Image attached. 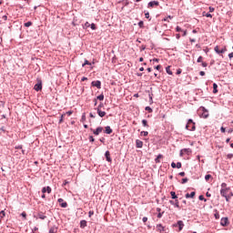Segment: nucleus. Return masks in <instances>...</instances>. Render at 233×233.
<instances>
[{
    "mask_svg": "<svg viewBox=\"0 0 233 233\" xmlns=\"http://www.w3.org/2000/svg\"><path fill=\"white\" fill-rule=\"evenodd\" d=\"M170 205H173L174 207H176L177 208H179V200L176 199L174 200H169Z\"/></svg>",
    "mask_w": 233,
    "mask_h": 233,
    "instance_id": "16",
    "label": "nucleus"
},
{
    "mask_svg": "<svg viewBox=\"0 0 233 233\" xmlns=\"http://www.w3.org/2000/svg\"><path fill=\"white\" fill-rule=\"evenodd\" d=\"M232 157H233V154L230 153V154L227 155V158L228 159H232Z\"/></svg>",
    "mask_w": 233,
    "mask_h": 233,
    "instance_id": "52",
    "label": "nucleus"
},
{
    "mask_svg": "<svg viewBox=\"0 0 233 233\" xmlns=\"http://www.w3.org/2000/svg\"><path fill=\"white\" fill-rule=\"evenodd\" d=\"M51 194L52 193V187H50L49 186L45 187L42 188V194Z\"/></svg>",
    "mask_w": 233,
    "mask_h": 233,
    "instance_id": "10",
    "label": "nucleus"
},
{
    "mask_svg": "<svg viewBox=\"0 0 233 233\" xmlns=\"http://www.w3.org/2000/svg\"><path fill=\"white\" fill-rule=\"evenodd\" d=\"M145 17H146V19H150V13H146L145 14Z\"/></svg>",
    "mask_w": 233,
    "mask_h": 233,
    "instance_id": "48",
    "label": "nucleus"
},
{
    "mask_svg": "<svg viewBox=\"0 0 233 233\" xmlns=\"http://www.w3.org/2000/svg\"><path fill=\"white\" fill-rule=\"evenodd\" d=\"M216 54H221V49H219V46H216L215 48H214Z\"/></svg>",
    "mask_w": 233,
    "mask_h": 233,
    "instance_id": "25",
    "label": "nucleus"
},
{
    "mask_svg": "<svg viewBox=\"0 0 233 233\" xmlns=\"http://www.w3.org/2000/svg\"><path fill=\"white\" fill-rule=\"evenodd\" d=\"M91 85H92V86H96V87H97L98 89L101 88V81H99V80L93 81V82L91 83Z\"/></svg>",
    "mask_w": 233,
    "mask_h": 233,
    "instance_id": "12",
    "label": "nucleus"
},
{
    "mask_svg": "<svg viewBox=\"0 0 233 233\" xmlns=\"http://www.w3.org/2000/svg\"><path fill=\"white\" fill-rule=\"evenodd\" d=\"M171 167L172 168H177V164L175 162H172Z\"/></svg>",
    "mask_w": 233,
    "mask_h": 233,
    "instance_id": "58",
    "label": "nucleus"
},
{
    "mask_svg": "<svg viewBox=\"0 0 233 233\" xmlns=\"http://www.w3.org/2000/svg\"><path fill=\"white\" fill-rule=\"evenodd\" d=\"M96 112H97L99 117H105V116H106V112L101 111V109L99 107L96 108Z\"/></svg>",
    "mask_w": 233,
    "mask_h": 233,
    "instance_id": "13",
    "label": "nucleus"
},
{
    "mask_svg": "<svg viewBox=\"0 0 233 233\" xmlns=\"http://www.w3.org/2000/svg\"><path fill=\"white\" fill-rule=\"evenodd\" d=\"M163 214H165V211H163L162 213H158L157 218H158V219H161L163 218Z\"/></svg>",
    "mask_w": 233,
    "mask_h": 233,
    "instance_id": "39",
    "label": "nucleus"
},
{
    "mask_svg": "<svg viewBox=\"0 0 233 233\" xmlns=\"http://www.w3.org/2000/svg\"><path fill=\"white\" fill-rule=\"evenodd\" d=\"M136 147L137 148H143V141L137 139L136 140Z\"/></svg>",
    "mask_w": 233,
    "mask_h": 233,
    "instance_id": "18",
    "label": "nucleus"
},
{
    "mask_svg": "<svg viewBox=\"0 0 233 233\" xmlns=\"http://www.w3.org/2000/svg\"><path fill=\"white\" fill-rule=\"evenodd\" d=\"M34 89L36 92H39V90H43V82L41 80H38L37 83L35 85Z\"/></svg>",
    "mask_w": 233,
    "mask_h": 233,
    "instance_id": "4",
    "label": "nucleus"
},
{
    "mask_svg": "<svg viewBox=\"0 0 233 233\" xmlns=\"http://www.w3.org/2000/svg\"><path fill=\"white\" fill-rule=\"evenodd\" d=\"M201 66H203L204 68H207V66H208V64H207V62H202Z\"/></svg>",
    "mask_w": 233,
    "mask_h": 233,
    "instance_id": "43",
    "label": "nucleus"
},
{
    "mask_svg": "<svg viewBox=\"0 0 233 233\" xmlns=\"http://www.w3.org/2000/svg\"><path fill=\"white\" fill-rule=\"evenodd\" d=\"M221 188H227V183H222L221 184Z\"/></svg>",
    "mask_w": 233,
    "mask_h": 233,
    "instance_id": "57",
    "label": "nucleus"
},
{
    "mask_svg": "<svg viewBox=\"0 0 233 233\" xmlns=\"http://www.w3.org/2000/svg\"><path fill=\"white\" fill-rule=\"evenodd\" d=\"M176 32H183V29H181V27L177 26L176 27Z\"/></svg>",
    "mask_w": 233,
    "mask_h": 233,
    "instance_id": "50",
    "label": "nucleus"
},
{
    "mask_svg": "<svg viewBox=\"0 0 233 233\" xmlns=\"http://www.w3.org/2000/svg\"><path fill=\"white\" fill-rule=\"evenodd\" d=\"M221 54H225L227 52V47L224 46L222 49H220Z\"/></svg>",
    "mask_w": 233,
    "mask_h": 233,
    "instance_id": "46",
    "label": "nucleus"
},
{
    "mask_svg": "<svg viewBox=\"0 0 233 233\" xmlns=\"http://www.w3.org/2000/svg\"><path fill=\"white\" fill-rule=\"evenodd\" d=\"M203 15L206 17H212V15L209 13H208V14L203 13Z\"/></svg>",
    "mask_w": 233,
    "mask_h": 233,
    "instance_id": "49",
    "label": "nucleus"
},
{
    "mask_svg": "<svg viewBox=\"0 0 233 233\" xmlns=\"http://www.w3.org/2000/svg\"><path fill=\"white\" fill-rule=\"evenodd\" d=\"M198 199H199L200 201H205V202H207V198H205V197H204L203 195H200V196L198 197Z\"/></svg>",
    "mask_w": 233,
    "mask_h": 233,
    "instance_id": "34",
    "label": "nucleus"
},
{
    "mask_svg": "<svg viewBox=\"0 0 233 233\" xmlns=\"http://www.w3.org/2000/svg\"><path fill=\"white\" fill-rule=\"evenodd\" d=\"M96 99H98L99 101H103L105 99V95L101 94L96 97Z\"/></svg>",
    "mask_w": 233,
    "mask_h": 233,
    "instance_id": "30",
    "label": "nucleus"
},
{
    "mask_svg": "<svg viewBox=\"0 0 233 233\" xmlns=\"http://www.w3.org/2000/svg\"><path fill=\"white\" fill-rule=\"evenodd\" d=\"M145 110H147V112H149V114H152L153 112L152 107L150 106H146Z\"/></svg>",
    "mask_w": 233,
    "mask_h": 233,
    "instance_id": "33",
    "label": "nucleus"
},
{
    "mask_svg": "<svg viewBox=\"0 0 233 233\" xmlns=\"http://www.w3.org/2000/svg\"><path fill=\"white\" fill-rule=\"evenodd\" d=\"M200 110H202V115L201 117H203L204 119H207V117H208V110H207L205 107L201 106Z\"/></svg>",
    "mask_w": 233,
    "mask_h": 233,
    "instance_id": "6",
    "label": "nucleus"
},
{
    "mask_svg": "<svg viewBox=\"0 0 233 233\" xmlns=\"http://www.w3.org/2000/svg\"><path fill=\"white\" fill-rule=\"evenodd\" d=\"M88 65L89 66L92 65L88 60H85V63L82 65L83 67L86 66Z\"/></svg>",
    "mask_w": 233,
    "mask_h": 233,
    "instance_id": "29",
    "label": "nucleus"
},
{
    "mask_svg": "<svg viewBox=\"0 0 233 233\" xmlns=\"http://www.w3.org/2000/svg\"><path fill=\"white\" fill-rule=\"evenodd\" d=\"M186 129L189 130L190 132H195L196 130V122L192 119H188L186 125Z\"/></svg>",
    "mask_w": 233,
    "mask_h": 233,
    "instance_id": "1",
    "label": "nucleus"
},
{
    "mask_svg": "<svg viewBox=\"0 0 233 233\" xmlns=\"http://www.w3.org/2000/svg\"><path fill=\"white\" fill-rule=\"evenodd\" d=\"M228 57H229V59H232V57H233V53H229V54H228Z\"/></svg>",
    "mask_w": 233,
    "mask_h": 233,
    "instance_id": "64",
    "label": "nucleus"
},
{
    "mask_svg": "<svg viewBox=\"0 0 233 233\" xmlns=\"http://www.w3.org/2000/svg\"><path fill=\"white\" fill-rule=\"evenodd\" d=\"M212 178V175H206L205 176V180L206 181H209V179H211Z\"/></svg>",
    "mask_w": 233,
    "mask_h": 233,
    "instance_id": "36",
    "label": "nucleus"
},
{
    "mask_svg": "<svg viewBox=\"0 0 233 233\" xmlns=\"http://www.w3.org/2000/svg\"><path fill=\"white\" fill-rule=\"evenodd\" d=\"M177 168H181V162L177 163Z\"/></svg>",
    "mask_w": 233,
    "mask_h": 233,
    "instance_id": "59",
    "label": "nucleus"
},
{
    "mask_svg": "<svg viewBox=\"0 0 233 233\" xmlns=\"http://www.w3.org/2000/svg\"><path fill=\"white\" fill-rule=\"evenodd\" d=\"M65 116H66V114H63L59 119V124L61 125V123H63L64 119H65Z\"/></svg>",
    "mask_w": 233,
    "mask_h": 233,
    "instance_id": "35",
    "label": "nucleus"
},
{
    "mask_svg": "<svg viewBox=\"0 0 233 233\" xmlns=\"http://www.w3.org/2000/svg\"><path fill=\"white\" fill-rule=\"evenodd\" d=\"M90 26H91V30H96V24H91Z\"/></svg>",
    "mask_w": 233,
    "mask_h": 233,
    "instance_id": "53",
    "label": "nucleus"
},
{
    "mask_svg": "<svg viewBox=\"0 0 233 233\" xmlns=\"http://www.w3.org/2000/svg\"><path fill=\"white\" fill-rule=\"evenodd\" d=\"M153 96H154V94H149V103H150V105H152V103H154Z\"/></svg>",
    "mask_w": 233,
    "mask_h": 233,
    "instance_id": "28",
    "label": "nucleus"
},
{
    "mask_svg": "<svg viewBox=\"0 0 233 233\" xmlns=\"http://www.w3.org/2000/svg\"><path fill=\"white\" fill-rule=\"evenodd\" d=\"M37 218H39V219H46V216H45V213H43L41 211L38 212Z\"/></svg>",
    "mask_w": 233,
    "mask_h": 233,
    "instance_id": "19",
    "label": "nucleus"
},
{
    "mask_svg": "<svg viewBox=\"0 0 233 233\" xmlns=\"http://www.w3.org/2000/svg\"><path fill=\"white\" fill-rule=\"evenodd\" d=\"M49 233H57V227L53 226L49 228Z\"/></svg>",
    "mask_w": 233,
    "mask_h": 233,
    "instance_id": "20",
    "label": "nucleus"
},
{
    "mask_svg": "<svg viewBox=\"0 0 233 233\" xmlns=\"http://www.w3.org/2000/svg\"><path fill=\"white\" fill-rule=\"evenodd\" d=\"M142 221H143V223H147V221H148V218L144 217V218H142Z\"/></svg>",
    "mask_w": 233,
    "mask_h": 233,
    "instance_id": "55",
    "label": "nucleus"
},
{
    "mask_svg": "<svg viewBox=\"0 0 233 233\" xmlns=\"http://www.w3.org/2000/svg\"><path fill=\"white\" fill-rule=\"evenodd\" d=\"M170 195H171L172 199H177V195H176V192L171 191Z\"/></svg>",
    "mask_w": 233,
    "mask_h": 233,
    "instance_id": "26",
    "label": "nucleus"
},
{
    "mask_svg": "<svg viewBox=\"0 0 233 233\" xmlns=\"http://www.w3.org/2000/svg\"><path fill=\"white\" fill-rule=\"evenodd\" d=\"M16 150H23V146L19 145V146H15V147Z\"/></svg>",
    "mask_w": 233,
    "mask_h": 233,
    "instance_id": "42",
    "label": "nucleus"
},
{
    "mask_svg": "<svg viewBox=\"0 0 233 233\" xmlns=\"http://www.w3.org/2000/svg\"><path fill=\"white\" fill-rule=\"evenodd\" d=\"M58 203L62 208H66V207H68V203L65 202L63 198H58Z\"/></svg>",
    "mask_w": 233,
    "mask_h": 233,
    "instance_id": "9",
    "label": "nucleus"
},
{
    "mask_svg": "<svg viewBox=\"0 0 233 233\" xmlns=\"http://www.w3.org/2000/svg\"><path fill=\"white\" fill-rule=\"evenodd\" d=\"M138 26H139V28H144L145 23L143 21L138 22Z\"/></svg>",
    "mask_w": 233,
    "mask_h": 233,
    "instance_id": "32",
    "label": "nucleus"
},
{
    "mask_svg": "<svg viewBox=\"0 0 233 233\" xmlns=\"http://www.w3.org/2000/svg\"><path fill=\"white\" fill-rule=\"evenodd\" d=\"M140 136H144V137L148 136V131H142V132H140Z\"/></svg>",
    "mask_w": 233,
    "mask_h": 233,
    "instance_id": "38",
    "label": "nucleus"
},
{
    "mask_svg": "<svg viewBox=\"0 0 233 233\" xmlns=\"http://www.w3.org/2000/svg\"><path fill=\"white\" fill-rule=\"evenodd\" d=\"M86 227V220L80 221V228H85Z\"/></svg>",
    "mask_w": 233,
    "mask_h": 233,
    "instance_id": "22",
    "label": "nucleus"
},
{
    "mask_svg": "<svg viewBox=\"0 0 233 233\" xmlns=\"http://www.w3.org/2000/svg\"><path fill=\"white\" fill-rule=\"evenodd\" d=\"M25 26L26 27V28H28L29 26H32V22H26V23H25Z\"/></svg>",
    "mask_w": 233,
    "mask_h": 233,
    "instance_id": "40",
    "label": "nucleus"
},
{
    "mask_svg": "<svg viewBox=\"0 0 233 233\" xmlns=\"http://www.w3.org/2000/svg\"><path fill=\"white\" fill-rule=\"evenodd\" d=\"M105 157L108 163H112V157H110V151H106Z\"/></svg>",
    "mask_w": 233,
    "mask_h": 233,
    "instance_id": "15",
    "label": "nucleus"
},
{
    "mask_svg": "<svg viewBox=\"0 0 233 233\" xmlns=\"http://www.w3.org/2000/svg\"><path fill=\"white\" fill-rule=\"evenodd\" d=\"M89 141H90V143H94V141H96V139L94 138L93 136H90L89 137Z\"/></svg>",
    "mask_w": 233,
    "mask_h": 233,
    "instance_id": "45",
    "label": "nucleus"
},
{
    "mask_svg": "<svg viewBox=\"0 0 233 233\" xmlns=\"http://www.w3.org/2000/svg\"><path fill=\"white\" fill-rule=\"evenodd\" d=\"M214 10H215L214 7H212V6L209 7V12L210 13L214 12Z\"/></svg>",
    "mask_w": 233,
    "mask_h": 233,
    "instance_id": "63",
    "label": "nucleus"
},
{
    "mask_svg": "<svg viewBox=\"0 0 233 233\" xmlns=\"http://www.w3.org/2000/svg\"><path fill=\"white\" fill-rule=\"evenodd\" d=\"M228 192H230V187L220 189V195L222 196V198H227V196H228Z\"/></svg>",
    "mask_w": 233,
    "mask_h": 233,
    "instance_id": "3",
    "label": "nucleus"
},
{
    "mask_svg": "<svg viewBox=\"0 0 233 233\" xmlns=\"http://www.w3.org/2000/svg\"><path fill=\"white\" fill-rule=\"evenodd\" d=\"M226 131L227 130L225 129V127H220V132H222V134H225Z\"/></svg>",
    "mask_w": 233,
    "mask_h": 233,
    "instance_id": "56",
    "label": "nucleus"
},
{
    "mask_svg": "<svg viewBox=\"0 0 233 233\" xmlns=\"http://www.w3.org/2000/svg\"><path fill=\"white\" fill-rule=\"evenodd\" d=\"M154 6H159V2L151 1L147 4V8H154Z\"/></svg>",
    "mask_w": 233,
    "mask_h": 233,
    "instance_id": "8",
    "label": "nucleus"
},
{
    "mask_svg": "<svg viewBox=\"0 0 233 233\" xmlns=\"http://www.w3.org/2000/svg\"><path fill=\"white\" fill-rule=\"evenodd\" d=\"M163 158V155H158L157 157V158L155 159L156 163H160V160L159 159H162Z\"/></svg>",
    "mask_w": 233,
    "mask_h": 233,
    "instance_id": "27",
    "label": "nucleus"
},
{
    "mask_svg": "<svg viewBox=\"0 0 233 233\" xmlns=\"http://www.w3.org/2000/svg\"><path fill=\"white\" fill-rule=\"evenodd\" d=\"M183 154H187V156H190V154H192V149L184 148L180 151V156L183 157Z\"/></svg>",
    "mask_w": 233,
    "mask_h": 233,
    "instance_id": "7",
    "label": "nucleus"
},
{
    "mask_svg": "<svg viewBox=\"0 0 233 233\" xmlns=\"http://www.w3.org/2000/svg\"><path fill=\"white\" fill-rule=\"evenodd\" d=\"M181 183H182V185H185V183H188V178H187V177L182 178Z\"/></svg>",
    "mask_w": 233,
    "mask_h": 233,
    "instance_id": "41",
    "label": "nucleus"
},
{
    "mask_svg": "<svg viewBox=\"0 0 233 233\" xmlns=\"http://www.w3.org/2000/svg\"><path fill=\"white\" fill-rule=\"evenodd\" d=\"M228 224V218H221L220 225H222V227H227Z\"/></svg>",
    "mask_w": 233,
    "mask_h": 233,
    "instance_id": "14",
    "label": "nucleus"
},
{
    "mask_svg": "<svg viewBox=\"0 0 233 233\" xmlns=\"http://www.w3.org/2000/svg\"><path fill=\"white\" fill-rule=\"evenodd\" d=\"M101 132H103V127H96V129L93 130V134L95 136H99V134H101Z\"/></svg>",
    "mask_w": 233,
    "mask_h": 233,
    "instance_id": "11",
    "label": "nucleus"
},
{
    "mask_svg": "<svg viewBox=\"0 0 233 233\" xmlns=\"http://www.w3.org/2000/svg\"><path fill=\"white\" fill-rule=\"evenodd\" d=\"M143 50H147V46L143 45L140 47V51L143 52Z\"/></svg>",
    "mask_w": 233,
    "mask_h": 233,
    "instance_id": "47",
    "label": "nucleus"
},
{
    "mask_svg": "<svg viewBox=\"0 0 233 233\" xmlns=\"http://www.w3.org/2000/svg\"><path fill=\"white\" fill-rule=\"evenodd\" d=\"M191 198V199H194V198H196V193H195V191H193V192H191V193H187L186 194V198L187 199H188V198Z\"/></svg>",
    "mask_w": 233,
    "mask_h": 233,
    "instance_id": "17",
    "label": "nucleus"
},
{
    "mask_svg": "<svg viewBox=\"0 0 233 233\" xmlns=\"http://www.w3.org/2000/svg\"><path fill=\"white\" fill-rule=\"evenodd\" d=\"M142 125L143 127H148V122L147 121V119L142 120Z\"/></svg>",
    "mask_w": 233,
    "mask_h": 233,
    "instance_id": "31",
    "label": "nucleus"
},
{
    "mask_svg": "<svg viewBox=\"0 0 233 233\" xmlns=\"http://www.w3.org/2000/svg\"><path fill=\"white\" fill-rule=\"evenodd\" d=\"M88 216H89V218H92V216H94V210H90L88 212Z\"/></svg>",
    "mask_w": 233,
    "mask_h": 233,
    "instance_id": "51",
    "label": "nucleus"
},
{
    "mask_svg": "<svg viewBox=\"0 0 233 233\" xmlns=\"http://www.w3.org/2000/svg\"><path fill=\"white\" fill-rule=\"evenodd\" d=\"M173 227H178V232H181V230H183V228L185 227V223H183V220H178L177 223L173 225Z\"/></svg>",
    "mask_w": 233,
    "mask_h": 233,
    "instance_id": "2",
    "label": "nucleus"
},
{
    "mask_svg": "<svg viewBox=\"0 0 233 233\" xmlns=\"http://www.w3.org/2000/svg\"><path fill=\"white\" fill-rule=\"evenodd\" d=\"M85 26H86V28H88L90 26V23L86 22Z\"/></svg>",
    "mask_w": 233,
    "mask_h": 233,
    "instance_id": "62",
    "label": "nucleus"
},
{
    "mask_svg": "<svg viewBox=\"0 0 233 233\" xmlns=\"http://www.w3.org/2000/svg\"><path fill=\"white\" fill-rule=\"evenodd\" d=\"M181 72H183V70L181 68H178L177 70V76H179V74H181Z\"/></svg>",
    "mask_w": 233,
    "mask_h": 233,
    "instance_id": "54",
    "label": "nucleus"
},
{
    "mask_svg": "<svg viewBox=\"0 0 233 233\" xmlns=\"http://www.w3.org/2000/svg\"><path fill=\"white\" fill-rule=\"evenodd\" d=\"M215 218H216L217 219H219V213H218V212L215 213Z\"/></svg>",
    "mask_w": 233,
    "mask_h": 233,
    "instance_id": "60",
    "label": "nucleus"
},
{
    "mask_svg": "<svg viewBox=\"0 0 233 233\" xmlns=\"http://www.w3.org/2000/svg\"><path fill=\"white\" fill-rule=\"evenodd\" d=\"M166 72L167 74H168V76H172V70H170V66H168L167 67H166Z\"/></svg>",
    "mask_w": 233,
    "mask_h": 233,
    "instance_id": "24",
    "label": "nucleus"
},
{
    "mask_svg": "<svg viewBox=\"0 0 233 233\" xmlns=\"http://www.w3.org/2000/svg\"><path fill=\"white\" fill-rule=\"evenodd\" d=\"M157 232L167 233V228H165V227H163L162 224H157Z\"/></svg>",
    "mask_w": 233,
    "mask_h": 233,
    "instance_id": "5",
    "label": "nucleus"
},
{
    "mask_svg": "<svg viewBox=\"0 0 233 233\" xmlns=\"http://www.w3.org/2000/svg\"><path fill=\"white\" fill-rule=\"evenodd\" d=\"M197 62L198 63H202L203 62V56H198Z\"/></svg>",
    "mask_w": 233,
    "mask_h": 233,
    "instance_id": "44",
    "label": "nucleus"
},
{
    "mask_svg": "<svg viewBox=\"0 0 233 233\" xmlns=\"http://www.w3.org/2000/svg\"><path fill=\"white\" fill-rule=\"evenodd\" d=\"M113 130L111 129V127L109 126H106V129H105V134H112Z\"/></svg>",
    "mask_w": 233,
    "mask_h": 233,
    "instance_id": "21",
    "label": "nucleus"
},
{
    "mask_svg": "<svg viewBox=\"0 0 233 233\" xmlns=\"http://www.w3.org/2000/svg\"><path fill=\"white\" fill-rule=\"evenodd\" d=\"M213 94H218V84H213Z\"/></svg>",
    "mask_w": 233,
    "mask_h": 233,
    "instance_id": "23",
    "label": "nucleus"
},
{
    "mask_svg": "<svg viewBox=\"0 0 233 233\" xmlns=\"http://www.w3.org/2000/svg\"><path fill=\"white\" fill-rule=\"evenodd\" d=\"M155 68H156V70H161V66L158 65V66H155Z\"/></svg>",
    "mask_w": 233,
    "mask_h": 233,
    "instance_id": "61",
    "label": "nucleus"
},
{
    "mask_svg": "<svg viewBox=\"0 0 233 233\" xmlns=\"http://www.w3.org/2000/svg\"><path fill=\"white\" fill-rule=\"evenodd\" d=\"M81 121H82V122L86 121V114L84 113V114L82 115Z\"/></svg>",
    "mask_w": 233,
    "mask_h": 233,
    "instance_id": "37",
    "label": "nucleus"
}]
</instances>
